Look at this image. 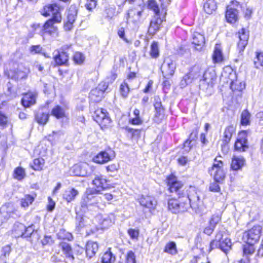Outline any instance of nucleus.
<instances>
[{
	"instance_id": "1",
	"label": "nucleus",
	"mask_w": 263,
	"mask_h": 263,
	"mask_svg": "<svg viewBox=\"0 0 263 263\" xmlns=\"http://www.w3.org/2000/svg\"><path fill=\"white\" fill-rule=\"evenodd\" d=\"M61 8L56 4H48L44 7L42 12L43 15L47 16L50 14L52 15V17L48 20L43 26V31L45 33L50 35H53L57 33L58 28L54 24L61 22Z\"/></svg>"
},
{
	"instance_id": "2",
	"label": "nucleus",
	"mask_w": 263,
	"mask_h": 263,
	"mask_svg": "<svg viewBox=\"0 0 263 263\" xmlns=\"http://www.w3.org/2000/svg\"><path fill=\"white\" fill-rule=\"evenodd\" d=\"M98 192L94 189H87L81 201V210L83 212L92 210L93 201L96 200Z\"/></svg>"
},
{
	"instance_id": "3",
	"label": "nucleus",
	"mask_w": 263,
	"mask_h": 263,
	"mask_svg": "<svg viewBox=\"0 0 263 263\" xmlns=\"http://www.w3.org/2000/svg\"><path fill=\"white\" fill-rule=\"evenodd\" d=\"M231 242L229 238H223L222 233L218 232L215 237V239L210 243V251L215 248H220L222 251L227 253V251L231 249Z\"/></svg>"
},
{
	"instance_id": "4",
	"label": "nucleus",
	"mask_w": 263,
	"mask_h": 263,
	"mask_svg": "<svg viewBox=\"0 0 263 263\" xmlns=\"http://www.w3.org/2000/svg\"><path fill=\"white\" fill-rule=\"evenodd\" d=\"M220 158V157L215 158L212 168L209 170L210 174L213 176L216 182L222 181L225 177V173L222 168L223 163Z\"/></svg>"
},
{
	"instance_id": "5",
	"label": "nucleus",
	"mask_w": 263,
	"mask_h": 263,
	"mask_svg": "<svg viewBox=\"0 0 263 263\" xmlns=\"http://www.w3.org/2000/svg\"><path fill=\"white\" fill-rule=\"evenodd\" d=\"M262 230L261 226L255 225L248 231L245 232L243 237L247 238V243L254 244L257 242L260 237Z\"/></svg>"
},
{
	"instance_id": "6",
	"label": "nucleus",
	"mask_w": 263,
	"mask_h": 263,
	"mask_svg": "<svg viewBox=\"0 0 263 263\" xmlns=\"http://www.w3.org/2000/svg\"><path fill=\"white\" fill-rule=\"evenodd\" d=\"M17 210L11 204H5L0 209V226L9 218H15L18 216Z\"/></svg>"
},
{
	"instance_id": "7",
	"label": "nucleus",
	"mask_w": 263,
	"mask_h": 263,
	"mask_svg": "<svg viewBox=\"0 0 263 263\" xmlns=\"http://www.w3.org/2000/svg\"><path fill=\"white\" fill-rule=\"evenodd\" d=\"M93 118L100 126L106 127L109 125L111 122V120L107 116L106 110L102 108H98L95 110Z\"/></svg>"
},
{
	"instance_id": "8",
	"label": "nucleus",
	"mask_w": 263,
	"mask_h": 263,
	"mask_svg": "<svg viewBox=\"0 0 263 263\" xmlns=\"http://www.w3.org/2000/svg\"><path fill=\"white\" fill-rule=\"evenodd\" d=\"M189 203L184 201L181 202L175 199H170L168 201V209L173 213H178L187 211Z\"/></svg>"
},
{
	"instance_id": "9",
	"label": "nucleus",
	"mask_w": 263,
	"mask_h": 263,
	"mask_svg": "<svg viewBox=\"0 0 263 263\" xmlns=\"http://www.w3.org/2000/svg\"><path fill=\"white\" fill-rule=\"evenodd\" d=\"M176 65V63L170 59H166L164 61L161 67V70L164 78L169 79L174 75Z\"/></svg>"
},
{
	"instance_id": "10",
	"label": "nucleus",
	"mask_w": 263,
	"mask_h": 263,
	"mask_svg": "<svg viewBox=\"0 0 263 263\" xmlns=\"http://www.w3.org/2000/svg\"><path fill=\"white\" fill-rule=\"evenodd\" d=\"M140 204L148 209L150 212L154 211L157 206V201L155 198L150 195H142L138 198Z\"/></svg>"
},
{
	"instance_id": "11",
	"label": "nucleus",
	"mask_w": 263,
	"mask_h": 263,
	"mask_svg": "<svg viewBox=\"0 0 263 263\" xmlns=\"http://www.w3.org/2000/svg\"><path fill=\"white\" fill-rule=\"evenodd\" d=\"M234 146L236 151L240 152H245L248 149L249 144L246 131H242L239 134Z\"/></svg>"
},
{
	"instance_id": "12",
	"label": "nucleus",
	"mask_w": 263,
	"mask_h": 263,
	"mask_svg": "<svg viewBox=\"0 0 263 263\" xmlns=\"http://www.w3.org/2000/svg\"><path fill=\"white\" fill-rule=\"evenodd\" d=\"M168 185L169 186V190L171 192L177 193L178 195H181V189L183 186V184L181 182L177 181L176 177L171 175L167 178ZM182 193H181V195Z\"/></svg>"
},
{
	"instance_id": "13",
	"label": "nucleus",
	"mask_w": 263,
	"mask_h": 263,
	"mask_svg": "<svg viewBox=\"0 0 263 263\" xmlns=\"http://www.w3.org/2000/svg\"><path fill=\"white\" fill-rule=\"evenodd\" d=\"M249 36V32L244 28H242L238 32L239 41L238 43V48L239 52L243 51L247 45Z\"/></svg>"
},
{
	"instance_id": "14",
	"label": "nucleus",
	"mask_w": 263,
	"mask_h": 263,
	"mask_svg": "<svg viewBox=\"0 0 263 263\" xmlns=\"http://www.w3.org/2000/svg\"><path fill=\"white\" fill-rule=\"evenodd\" d=\"M142 12V9L132 8L127 11L126 18L127 21L130 20L135 23L139 22L140 21Z\"/></svg>"
},
{
	"instance_id": "15",
	"label": "nucleus",
	"mask_w": 263,
	"mask_h": 263,
	"mask_svg": "<svg viewBox=\"0 0 263 263\" xmlns=\"http://www.w3.org/2000/svg\"><path fill=\"white\" fill-rule=\"evenodd\" d=\"M68 107L66 105H56L52 109L51 115L57 119L67 118Z\"/></svg>"
},
{
	"instance_id": "16",
	"label": "nucleus",
	"mask_w": 263,
	"mask_h": 263,
	"mask_svg": "<svg viewBox=\"0 0 263 263\" xmlns=\"http://www.w3.org/2000/svg\"><path fill=\"white\" fill-rule=\"evenodd\" d=\"M92 184L96 187L95 190H97L98 193L109 187L107 180L103 178L102 175L96 176L92 181Z\"/></svg>"
},
{
	"instance_id": "17",
	"label": "nucleus",
	"mask_w": 263,
	"mask_h": 263,
	"mask_svg": "<svg viewBox=\"0 0 263 263\" xmlns=\"http://www.w3.org/2000/svg\"><path fill=\"white\" fill-rule=\"evenodd\" d=\"M188 200L190 202V207L195 210L198 209L201 203L199 195L194 191L191 193L187 197L185 198L184 202L187 203Z\"/></svg>"
},
{
	"instance_id": "18",
	"label": "nucleus",
	"mask_w": 263,
	"mask_h": 263,
	"mask_svg": "<svg viewBox=\"0 0 263 263\" xmlns=\"http://www.w3.org/2000/svg\"><path fill=\"white\" fill-rule=\"evenodd\" d=\"M36 93L35 92H28L25 94L22 99V103L25 107H29L36 103Z\"/></svg>"
},
{
	"instance_id": "19",
	"label": "nucleus",
	"mask_w": 263,
	"mask_h": 263,
	"mask_svg": "<svg viewBox=\"0 0 263 263\" xmlns=\"http://www.w3.org/2000/svg\"><path fill=\"white\" fill-rule=\"evenodd\" d=\"M111 153V151L109 152L102 151L93 158V161L99 164L106 163L112 159Z\"/></svg>"
},
{
	"instance_id": "20",
	"label": "nucleus",
	"mask_w": 263,
	"mask_h": 263,
	"mask_svg": "<svg viewBox=\"0 0 263 263\" xmlns=\"http://www.w3.org/2000/svg\"><path fill=\"white\" fill-rule=\"evenodd\" d=\"M99 223L101 229H107L111 226L114 222V215L112 214L99 216Z\"/></svg>"
},
{
	"instance_id": "21",
	"label": "nucleus",
	"mask_w": 263,
	"mask_h": 263,
	"mask_svg": "<svg viewBox=\"0 0 263 263\" xmlns=\"http://www.w3.org/2000/svg\"><path fill=\"white\" fill-rule=\"evenodd\" d=\"M205 43L204 37L199 32H194L193 34L192 44L195 45L197 50H200Z\"/></svg>"
},
{
	"instance_id": "22",
	"label": "nucleus",
	"mask_w": 263,
	"mask_h": 263,
	"mask_svg": "<svg viewBox=\"0 0 263 263\" xmlns=\"http://www.w3.org/2000/svg\"><path fill=\"white\" fill-rule=\"evenodd\" d=\"M77 15V9L76 6H70L67 13V22L65 26L66 28H68V29H70L71 25L76 20Z\"/></svg>"
},
{
	"instance_id": "23",
	"label": "nucleus",
	"mask_w": 263,
	"mask_h": 263,
	"mask_svg": "<svg viewBox=\"0 0 263 263\" xmlns=\"http://www.w3.org/2000/svg\"><path fill=\"white\" fill-rule=\"evenodd\" d=\"M162 22V20L160 17V16L155 15L150 23L148 28V32L149 34H155L159 30L160 25Z\"/></svg>"
},
{
	"instance_id": "24",
	"label": "nucleus",
	"mask_w": 263,
	"mask_h": 263,
	"mask_svg": "<svg viewBox=\"0 0 263 263\" xmlns=\"http://www.w3.org/2000/svg\"><path fill=\"white\" fill-rule=\"evenodd\" d=\"M79 191L72 187L67 189L63 194V198L67 202L73 201L76 197L79 195Z\"/></svg>"
},
{
	"instance_id": "25",
	"label": "nucleus",
	"mask_w": 263,
	"mask_h": 263,
	"mask_svg": "<svg viewBox=\"0 0 263 263\" xmlns=\"http://www.w3.org/2000/svg\"><path fill=\"white\" fill-rule=\"evenodd\" d=\"M246 160L242 156H234L232 158L231 167L233 170L237 171L241 169L245 164Z\"/></svg>"
},
{
	"instance_id": "26",
	"label": "nucleus",
	"mask_w": 263,
	"mask_h": 263,
	"mask_svg": "<svg viewBox=\"0 0 263 263\" xmlns=\"http://www.w3.org/2000/svg\"><path fill=\"white\" fill-rule=\"evenodd\" d=\"M98 250V245L93 241H88L86 245V254L89 258L95 255Z\"/></svg>"
},
{
	"instance_id": "27",
	"label": "nucleus",
	"mask_w": 263,
	"mask_h": 263,
	"mask_svg": "<svg viewBox=\"0 0 263 263\" xmlns=\"http://www.w3.org/2000/svg\"><path fill=\"white\" fill-rule=\"evenodd\" d=\"M226 18L227 22L230 24H234L238 20V11L233 8L228 9L226 13Z\"/></svg>"
},
{
	"instance_id": "28",
	"label": "nucleus",
	"mask_w": 263,
	"mask_h": 263,
	"mask_svg": "<svg viewBox=\"0 0 263 263\" xmlns=\"http://www.w3.org/2000/svg\"><path fill=\"white\" fill-rule=\"evenodd\" d=\"M68 55L67 53L62 52L59 53L54 56V60L58 65H64L67 64L68 61Z\"/></svg>"
},
{
	"instance_id": "29",
	"label": "nucleus",
	"mask_w": 263,
	"mask_h": 263,
	"mask_svg": "<svg viewBox=\"0 0 263 263\" xmlns=\"http://www.w3.org/2000/svg\"><path fill=\"white\" fill-rule=\"evenodd\" d=\"M202 78L206 81L209 84H210L213 86L216 80V76L214 70H208L205 71L202 76Z\"/></svg>"
},
{
	"instance_id": "30",
	"label": "nucleus",
	"mask_w": 263,
	"mask_h": 263,
	"mask_svg": "<svg viewBox=\"0 0 263 263\" xmlns=\"http://www.w3.org/2000/svg\"><path fill=\"white\" fill-rule=\"evenodd\" d=\"M212 59L215 63H219L223 60V55L220 45H215Z\"/></svg>"
},
{
	"instance_id": "31",
	"label": "nucleus",
	"mask_w": 263,
	"mask_h": 263,
	"mask_svg": "<svg viewBox=\"0 0 263 263\" xmlns=\"http://www.w3.org/2000/svg\"><path fill=\"white\" fill-rule=\"evenodd\" d=\"M203 8L206 13L211 14L217 9V4L214 0H208L205 3Z\"/></svg>"
},
{
	"instance_id": "32",
	"label": "nucleus",
	"mask_w": 263,
	"mask_h": 263,
	"mask_svg": "<svg viewBox=\"0 0 263 263\" xmlns=\"http://www.w3.org/2000/svg\"><path fill=\"white\" fill-rule=\"evenodd\" d=\"M26 176L25 170L22 167L18 166L15 168L13 171V177L18 181H22L26 177Z\"/></svg>"
},
{
	"instance_id": "33",
	"label": "nucleus",
	"mask_w": 263,
	"mask_h": 263,
	"mask_svg": "<svg viewBox=\"0 0 263 263\" xmlns=\"http://www.w3.org/2000/svg\"><path fill=\"white\" fill-rule=\"evenodd\" d=\"M25 229V226L23 224L17 222L14 224L12 231L15 237H23Z\"/></svg>"
},
{
	"instance_id": "34",
	"label": "nucleus",
	"mask_w": 263,
	"mask_h": 263,
	"mask_svg": "<svg viewBox=\"0 0 263 263\" xmlns=\"http://www.w3.org/2000/svg\"><path fill=\"white\" fill-rule=\"evenodd\" d=\"M235 131V128L233 126H228L224 132V137H223V141L225 143H228L232 136L233 133H234Z\"/></svg>"
},
{
	"instance_id": "35",
	"label": "nucleus",
	"mask_w": 263,
	"mask_h": 263,
	"mask_svg": "<svg viewBox=\"0 0 263 263\" xmlns=\"http://www.w3.org/2000/svg\"><path fill=\"white\" fill-rule=\"evenodd\" d=\"M103 95L102 91L96 88L91 91L89 94V98L93 101L99 102L101 100Z\"/></svg>"
},
{
	"instance_id": "36",
	"label": "nucleus",
	"mask_w": 263,
	"mask_h": 263,
	"mask_svg": "<svg viewBox=\"0 0 263 263\" xmlns=\"http://www.w3.org/2000/svg\"><path fill=\"white\" fill-rule=\"evenodd\" d=\"M253 62L256 68L263 69V52H256V56L254 58Z\"/></svg>"
},
{
	"instance_id": "37",
	"label": "nucleus",
	"mask_w": 263,
	"mask_h": 263,
	"mask_svg": "<svg viewBox=\"0 0 263 263\" xmlns=\"http://www.w3.org/2000/svg\"><path fill=\"white\" fill-rule=\"evenodd\" d=\"M60 247L67 257H71L72 259H74L71 247L68 243L62 242L60 243Z\"/></svg>"
},
{
	"instance_id": "38",
	"label": "nucleus",
	"mask_w": 263,
	"mask_h": 263,
	"mask_svg": "<svg viewBox=\"0 0 263 263\" xmlns=\"http://www.w3.org/2000/svg\"><path fill=\"white\" fill-rule=\"evenodd\" d=\"M49 119V115L42 112H38L35 115L36 121L41 124H45Z\"/></svg>"
},
{
	"instance_id": "39",
	"label": "nucleus",
	"mask_w": 263,
	"mask_h": 263,
	"mask_svg": "<svg viewBox=\"0 0 263 263\" xmlns=\"http://www.w3.org/2000/svg\"><path fill=\"white\" fill-rule=\"evenodd\" d=\"M115 260V256L110 251L105 252L102 257V263H114Z\"/></svg>"
},
{
	"instance_id": "40",
	"label": "nucleus",
	"mask_w": 263,
	"mask_h": 263,
	"mask_svg": "<svg viewBox=\"0 0 263 263\" xmlns=\"http://www.w3.org/2000/svg\"><path fill=\"white\" fill-rule=\"evenodd\" d=\"M34 197L32 195L27 194L22 198L21 202L22 207H28L30 204H32L34 200Z\"/></svg>"
},
{
	"instance_id": "41",
	"label": "nucleus",
	"mask_w": 263,
	"mask_h": 263,
	"mask_svg": "<svg viewBox=\"0 0 263 263\" xmlns=\"http://www.w3.org/2000/svg\"><path fill=\"white\" fill-rule=\"evenodd\" d=\"M45 163V161L42 158L35 159L33 161V165H31V167L35 171H41L43 169Z\"/></svg>"
},
{
	"instance_id": "42",
	"label": "nucleus",
	"mask_w": 263,
	"mask_h": 263,
	"mask_svg": "<svg viewBox=\"0 0 263 263\" xmlns=\"http://www.w3.org/2000/svg\"><path fill=\"white\" fill-rule=\"evenodd\" d=\"M155 102L154 103V106L156 110V116L159 117L163 114L164 109L162 105L161 102L159 101V98H155Z\"/></svg>"
},
{
	"instance_id": "43",
	"label": "nucleus",
	"mask_w": 263,
	"mask_h": 263,
	"mask_svg": "<svg viewBox=\"0 0 263 263\" xmlns=\"http://www.w3.org/2000/svg\"><path fill=\"white\" fill-rule=\"evenodd\" d=\"M150 55L153 58H157L159 55V49L158 43L154 42L151 46Z\"/></svg>"
},
{
	"instance_id": "44",
	"label": "nucleus",
	"mask_w": 263,
	"mask_h": 263,
	"mask_svg": "<svg viewBox=\"0 0 263 263\" xmlns=\"http://www.w3.org/2000/svg\"><path fill=\"white\" fill-rule=\"evenodd\" d=\"M120 92L123 97L126 98L127 97L129 92V88L127 81H125L121 84Z\"/></svg>"
},
{
	"instance_id": "45",
	"label": "nucleus",
	"mask_w": 263,
	"mask_h": 263,
	"mask_svg": "<svg viewBox=\"0 0 263 263\" xmlns=\"http://www.w3.org/2000/svg\"><path fill=\"white\" fill-rule=\"evenodd\" d=\"M251 115L247 110H243L241 115V124L247 125L250 123Z\"/></svg>"
},
{
	"instance_id": "46",
	"label": "nucleus",
	"mask_w": 263,
	"mask_h": 263,
	"mask_svg": "<svg viewBox=\"0 0 263 263\" xmlns=\"http://www.w3.org/2000/svg\"><path fill=\"white\" fill-rule=\"evenodd\" d=\"M29 72L30 70L28 68L25 67L23 70L19 68L16 72V77L17 79H26Z\"/></svg>"
},
{
	"instance_id": "47",
	"label": "nucleus",
	"mask_w": 263,
	"mask_h": 263,
	"mask_svg": "<svg viewBox=\"0 0 263 263\" xmlns=\"http://www.w3.org/2000/svg\"><path fill=\"white\" fill-rule=\"evenodd\" d=\"M105 206V202L103 201L102 198L98 196L96 200L93 201L92 208L103 209Z\"/></svg>"
},
{
	"instance_id": "48",
	"label": "nucleus",
	"mask_w": 263,
	"mask_h": 263,
	"mask_svg": "<svg viewBox=\"0 0 263 263\" xmlns=\"http://www.w3.org/2000/svg\"><path fill=\"white\" fill-rule=\"evenodd\" d=\"M148 7L152 10L155 13V15L159 16V9L158 6L155 0H148Z\"/></svg>"
},
{
	"instance_id": "49",
	"label": "nucleus",
	"mask_w": 263,
	"mask_h": 263,
	"mask_svg": "<svg viewBox=\"0 0 263 263\" xmlns=\"http://www.w3.org/2000/svg\"><path fill=\"white\" fill-rule=\"evenodd\" d=\"M231 88L232 90H237L240 91L245 88V84L243 82H238L237 81L232 82Z\"/></svg>"
},
{
	"instance_id": "50",
	"label": "nucleus",
	"mask_w": 263,
	"mask_h": 263,
	"mask_svg": "<svg viewBox=\"0 0 263 263\" xmlns=\"http://www.w3.org/2000/svg\"><path fill=\"white\" fill-rule=\"evenodd\" d=\"M164 251L172 255L175 254L177 253L175 243L171 242L167 243L165 246Z\"/></svg>"
},
{
	"instance_id": "51",
	"label": "nucleus",
	"mask_w": 263,
	"mask_h": 263,
	"mask_svg": "<svg viewBox=\"0 0 263 263\" xmlns=\"http://www.w3.org/2000/svg\"><path fill=\"white\" fill-rule=\"evenodd\" d=\"M73 59L76 63L82 64L85 60V57L82 53L78 52L74 53Z\"/></svg>"
},
{
	"instance_id": "52",
	"label": "nucleus",
	"mask_w": 263,
	"mask_h": 263,
	"mask_svg": "<svg viewBox=\"0 0 263 263\" xmlns=\"http://www.w3.org/2000/svg\"><path fill=\"white\" fill-rule=\"evenodd\" d=\"M192 81V78L190 74H185L180 81V85L181 88H184L186 86Z\"/></svg>"
},
{
	"instance_id": "53",
	"label": "nucleus",
	"mask_w": 263,
	"mask_h": 263,
	"mask_svg": "<svg viewBox=\"0 0 263 263\" xmlns=\"http://www.w3.org/2000/svg\"><path fill=\"white\" fill-rule=\"evenodd\" d=\"M59 238L61 239L70 240L72 238L71 234L66 232L64 230H61L58 233Z\"/></svg>"
},
{
	"instance_id": "54",
	"label": "nucleus",
	"mask_w": 263,
	"mask_h": 263,
	"mask_svg": "<svg viewBox=\"0 0 263 263\" xmlns=\"http://www.w3.org/2000/svg\"><path fill=\"white\" fill-rule=\"evenodd\" d=\"M126 263H136L134 253L132 251L127 252L126 255Z\"/></svg>"
},
{
	"instance_id": "55",
	"label": "nucleus",
	"mask_w": 263,
	"mask_h": 263,
	"mask_svg": "<svg viewBox=\"0 0 263 263\" xmlns=\"http://www.w3.org/2000/svg\"><path fill=\"white\" fill-rule=\"evenodd\" d=\"M254 250L253 244L248 243L243 247V253L246 255L252 254L254 252Z\"/></svg>"
},
{
	"instance_id": "56",
	"label": "nucleus",
	"mask_w": 263,
	"mask_h": 263,
	"mask_svg": "<svg viewBox=\"0 0 263 263\" xmlns=\"http://www.w3.org/2000/svg\"><path fill=\"white\" fill-rule=\"evenodd\" d=\"M81 172L79 174H76V175H80V176H89L90 175V172H84V171H87L88 170H91L90 169V166L87 164H83L82 166H81Z\"/></svg>"
},
{
	"instance_id": "57",
	"label": "nucleus",
	"mask_w": 263,
	"mask_h": 263,
	"mask_svg": "<svg viewBox=\"0 0 263 263\" xmlns=\"http://www.w3.org/2000/svg\"><path fill=\"white\" fill-rule=\"evenodd\" d=\"M42 47L40 45H32L29 48V52L32 54L40 53Z\"/></svg>"
},
{
	"instance_id": "58",
	"label": "nucleus",
	"mask_w": 263,
	"mask_h": 263,
	"mask_svg": "<svg viewBox=\"0 0 263 263\" xmlns=\"http://www.w3.org/2000/svg\"><path fill=\"white\" fill-rule=\"evenodd\" d=\"M199 87L201 89L206 90L210 88H212L213 86L210 84H209L203 78L200 80Z\"/></svg>"
},
{
	"instance_id": "59",
	"label": "nucleus",
	"mask_w": 263,
	"mask_h": 263,
	"mask_svg": "<svg viewBox=\"0 0 263 263\" xmlns=\"http://www.w3.org/2000/svg\"><path fill=\"white\" fill-rule=\"evenodd\" d=\"M221 217L219 214L213 215L210 221V224L215 228L216 224L220 221Z\"/></svg>"
},
{
	"instance_id": "60",
	"label": "nucleus",
	"mask_w": 263,
	"mask_h": 263,
	"mask_svg": "<svg viewBox=\"0 0 263 263\" xmlns=\"http://www.w3.org/2000/svg\"><path fill=\"white\" fill-rule=\"evenodd\" d=\"M128 234L132 239H137L139 237V231L137 229H130L128 231Z\"/></svg>"
},
{
	"instance_id": "61",
	"label": "nucleus",
	"mask_w": 263,
	"mask_h": 263,
	"mask_svg": "<svg viewBox=\"0 0 263 263\" xmlns=\"http://www.w3.org/2000/svg\"><path fill=\"white\" fill-rule=\"evenodd\" d=\"M107 172L111 173L117 172L119 168V165L117 163L110 164L106 167Z\"/></svg>"
},
{
	"instance_id": "62",
	"label": "nucleus",
	"mask_w": 263,
	"mask_h": 263,
	"mask_svg": "<svg viewBox=\"0 0 263 263\" xmlns=\"http://www.w3.org/2000/svg\"><path fill=\"white\" fill-rule=\"evenodd\" d=\"M33 231L34 228H33V225L30 226L27 228L25 227V231L23 232V237L24 238L30 237Z\"/></svg>"
},
{
	"instance_id": "63",
	"label": "nucleus",
	"mask_w": 263,
	"mask_h": 263,
	"mask_svg": "<svg viewBox=\"0 0 263 263\" xmlns=\"http://www.w3.org/2000/svg\"><path fill=\"white\" fill-rule=\"evenodd\" d=\"M8 123V117L3 112L0 111V125L5 126Z\"/></svg>"
},
{
	"instance_id": "64",
	"label": "nucleus",
	"mask_w": 263,
	"mask_h": 263,
	"mask_svg": "<svg viewBox=\"0 0 263 263\" xmlns=\"http://www.w3.org/2000/svg\"><path fill=\"white\" fill-rule=\"evenodd\" d=\"M85 6L87 9L91 10L96 8L97 1L96 0H87Z\"/></svg>"
}]
</instances>
